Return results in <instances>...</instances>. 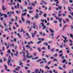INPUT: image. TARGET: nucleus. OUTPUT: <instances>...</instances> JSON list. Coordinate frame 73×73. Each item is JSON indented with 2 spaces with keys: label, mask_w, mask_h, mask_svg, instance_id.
<instances>
[{
  "label": "nucleus",
  "mask_w": 73,
  "mask_h": 73,
  "mask_svg": "<svg viewBox=\"0 0 73 73\" xmlns=\"http://www.w3.org/2000/svg\"><path fill=\"white\" fill-rule=\"evenodd\" d=\"M69 2L70 3H73V0H69Z\"/></svg>",
  "instance_id": "obj_31"
},
{
  "label": "nucleus",
  "mask_w": 73,
  "mask_h": 73,
  "mask_svg": "<svg viewBox=\"0 0 73 73\" xmlns=\"http://www.w3.org/2000/svg\"><path fill=\"white\" fill-rule=\"evenodd\" d=\"M35 25H36V23H33V28H34V29H35L36 28L35 27H36V28L38 29V28L37 27V26H35Z\"/></svg>",
  "instance_id": "obj_6"
},
{
  "label": "nucleus",
  "mask_w": 73,
  "mask_h": 73,
  "mask_svg": "<svg viewBox=\"0 0 73 73\" xmlns=\"http://www.w3.org/2000/svg\"><path fill=\"white\" fill-rule=\"evenodd\" d=\"M65 41L66 42H68V40H63V42H64V43L65 44V43H66V42H65Z\"/></svg>",
  "instance_id": "obj_37"
},
{
  "label": "nucleus",
  "mask_w": 73,
  "mask_h": 73,
  "mask_svg": "<svg viewBox=\"0 0 73 73\" xmlns=\"http://www.w3.org/2000/svg\"><path fill=\"white\" fill-rule=\"evenodd\" d=\"M59 47L60 48H63V46L62 45H60Z\"/></svg>",
  "instance_id": "obj_25"
},
{
  "label": "nucleus",
  "mask_w": 73,
  "mask_h": 73,
  "mask_svg": "<svg viewBox=\"0 0 73 73\" xmlns=\"http://www.w3.org/2000/svg\"><path fill=\"white\" fill-rule=\"evenodd\" d=\"M8 31V29H5V32H6V31Z\"/></svg>",
  "instance_id": "obj_61"
},
{
  "label": "nucleus",
  "mask_w": 73,
  "mask_h": 73,
  "mask_svg": "<svg viewBox=\"0 0 73 73\" xmlns=\"http://www.w3.org/2000/svg\"><path fill=\"white\" fill-rule=\"evenodd\" d=\"M16 54H15L14 55H15V56H18V54H19L18 53V52L17 51H16Z\"/></svg>",
  "instance_id": "obj_14"
},
{
  "label": "nucleus",
  "mask_w": 73,
  "mask_h": 73,
  "mask_svg": "<svg viewBox=\"0 0 73 73\" xmlns=\"http://www.w3.org/2000/svg\"><path fill=\"white\" fill-rule=\"evenodd\" d=\"M65 62L66 64H67V63H68V62L66 61V60H64L62 61V62L63 63H65Z\"/></svg>",
  "instance_id": "obj_8"
},
{
  "label": "nucleus",
  "mask_w": 73,
  "mask_h": 73,
  "mask_svg": "<svg viewBox=\"0 0 73 73\" xmlns=\"http://www.w3.org/2000/svg\"><path fill=\"white\" fill-rule=\"evenodd\" d=\"M44 17H46V14H44V15H43Z\"/></svg>",
  "instance_id": "obj_55"
},
{
  "label": "nucleus",
  "mask_w": 73,
  "mask_h": 73,
  "mask_svg": "<svg viewBox=\"0 0 73 73\" xmlns=\"http://www.w3.org/2000/svg\"><path fill=\"white\" fill-rule=\"evenodd\" d=\"M5 17H7V15L6 14H4Z\"/></svg>",
  "instance_id": "obj_60"
},
{
  "label": "nucleus",
  "mask_w": 73,
  "mask_h": 73,
  "mask_svg": "<svg viewBox=\"0 0 73 73\" xmlns=\"http://www.w3.org/2000/svg\"><path fill=\"white\" fill-rule=\"evenodd\" d=\"M4 50H5V48L4 46H3L2 48V50L3 51H4Z\"/></svg>",
  "instance_id": "obj_40"
},
{
  "label": "nucleus",
  "mask_w": 73,
  "mask_h": 73,
  "mask_svg": "<svg viewBox=\"0 0 73 73\" xmlns=\"http://www.w3.org/2000/svg\"><path fill=\"white\" fill-rule=\"evenodd\" d=\"M21 32H23V33H25V31H24L23 30V29H21Z\"/></svg>",
  "instance_id": "obj_18"
},
{
  "label": "nucleus",
  "mask_w": 73,
  "mask_h": 73,
  "mask_svg": "<svg viewBox=\"0 0 73 73\" xmlns=\"http://www.w3.org/2000/svg\"><path fill=\"white\" fill-rule=\"evenodd\" d=\"M66 26H65L63 28V30L64 31L65 29V28H66Z\"/></svg>",
  "instance_id": "obj_35"
},
{
  "label": "nucleus",
  "mask_w": 73,
  "mask_h": 73,
  "mask_svg": "<svg viewBox=\"0 0 73 73\" xmlns=\"http://www.w3.org/2000/svg\"><path fill=\"white\" fill-rule=\"evenodd\" d=\"M58 68L59 69H60V70H63V69L60 66H58Z\"/></svg>",
  "instance_id": "obj_16"
},
{
  "label": "nucleus",
  "mask_w": 73,
  "mask_h": 73,
  "mask_svg": "<svg viewBox=\"0 0 73 73\" xmlns=\"http://www.w3.org/2000/svg\"><path fill=\"white\" fill-rule=\"evenodd\" d=\"M47 30H48V28H46L45 29V31H46V32H47V33H48V31H47Z\"/></svg>",
  "instance_id": "obj_47"
},
{
  "label": "nucleus",
  "mask_w": 73,
  "mask_h": 73,
  "mask_svg": "<svg viewBox=\"0 0 73 73\" xmlns=\"http://www.w3.org/2000/svg\"><path fill=\"white\" fill-rule=\"evenodd\" d=\"M14 19H11V21H12V22H13L14 21Z\"/></svg>",
  "instance_id": "obj_42"
},
{
  "label": "nucleus",
  "mask_w": 73,
  "mask_h": 73,
  "mask_svg": "<svg viewBox=\"0 0 73 73\" xmlns=\"http://www.w3.org/2000/svg\"><path fill=\"white\" fill-rule=\"evenodd\" d=\"M48 49H50V46H48Z\"/></svg>",
  "instance_id": "obj_62"
},
{
  "label": "nucleus",
  "mask_w": 73,
  "mask_h": 73,
  "mask_svg": "<svg viewBox=\"0 0 73 73\" xmlns=\"http://www.w3.org/2000/svg\"><path fill=\"white\" fill-rule=\"evenodd\" d=\"M41 41H40L39 42H36V43L37 44H39L40 43H41Z\"/></svg>",
  "instance_id": "obj_32"
},
{
  "label": "nucleus",
  "mask_w": 73,
  "mask_h": 73,
  "mask_svg": "<svg viewBox=\"0 0 73 73\" xmlns=\"http://www.w3.org/2000/svg\"><path fill=\"white\" fill-rule=\"evenodd\" d=\"M27 18H29L30 17V16H29V14H27Z\"/></svg>",
  "instance_id": "obj_49"
},
{
  "label": "nucleus",
  "mask_w": 73,
  "mask_h": 73,
  "mask_svg": "<svg viewBox=\"0 0 73 73\" xmlns=\"http://www.w3.org/2000/svg\"><path fill=\"white\" fill-rule=\"evenodd\" d=\"M38 57H35V60H37V59H38Z\"/></svg>",
  "instance_id": "obj_52"
},
{
  "label": "nucleus",
  "mask_w": 73,
  "mask_h": 73,
  "mask_svg": "<svg viewBox=\"0 0 73 73\" xmlns=\"http://www.w3.org/2000/svg\"><path fill=\"white\" fill-rule=\"evenodd\" d=\"M11 13H12L11 12H8L7 13V15H9V17H11L12 16V15H11Z\"/></svg>",
  "instance_id": "obj_9"
},
{
  "label": "nucleus",
  "mask_w": 73,
  "mask_h": 73,
  "mask_svg": "<svg viewBox=\"0 0 73 73\" xmlns=\"http://www.w3.org/2000/svg\"><path fill=\"white\" fill-rule=\"evenodd\" d=\"M10 46H13V48L14 47V44H11L10 45Z\"/></svg>",
  "instance_id": "obj_34"
},
{
  "label": "nucleus",
  "mask_w": 73,
  "mask_h": 73,
  "mask_svg": "<svg viewBox=\"0 0 73 73\" xmlns=\"http://www.w3.org/2000/svg\"><path fill=\"white\" fill-rule=\"evenodd\" d=\"M67 14V12H66V11H64V13L62 14V15L63 16H65L66 15H66V14Z\"/></svg>",
  "instance_id": "obj_11"
},
{
  "label": "nucleus",
  "mask_w": 73,
  "mask_h": 73,
  "mask_svg": "<svg viewBox=\"0 0 73 73\" xmlns=\"http://www.w3.org/2000/svg\"><path fill=\"white\" fill-rule=\"evenodd\" d=\"M35 72L36 73H37V72H38V69H36L35 70Z\"/></svg>",
  "instance_id": "obj_23"
},
{
  "label": "nucleus",
  "mask_w": 73,
  "mask_h": 73,
  "mask_svg": "<svg viewBox=\"0 0 73 73\" xmlns=\"http://www.w3.org/2000/svg\"><path fill=\"white\" fill-rule=\"evenodd\" d=\"M70 37H73V35H72V34H70Z\"/></svg>",
  "instance_id": "obj_58"
},
{
  "label": "nucleus",
  "mask_w": 73,
  "mask_h": 73,
  "mask_svg": "<svg viewBox=\"0 0 73 73\" xmlns=\"http://www.w3.org/2000/svg\"><path fill=\"white\" fill-rule=\"evenodd\" d=\"M53 56H54V57H57V54H55Z\"/></svg>",
  "instance_id": "obj_50"
},
{
  "label": "nucleus",
  "mask_w": 73,
  "mask_h": 73,
  "mask_svg": "<svg viewBox=\"0 0 73 73\" xmlns=\"http://www.w3.org/2000/svg\"><path fill=\"white\" fill-rule=\"evenodd\" d=\"M70 46H72L73 45V43L72 42V40H70Z\"/></svg>",
  "instance_id": "obj_12"
},
{
  "label": "nucleus",
  "mask_w": 73,
  "mask_h": 73,
  "mask_svg": "<svg viewBox=\"0 0 73 73\" xmlns=\"http://www.w3.org/2000/svg\"><path fill=\"white\" fill-rule=\"evenodd\" d=\"M52 40H50L48 42V43H49V44H51V43H52Z\"/></svg>",
  "instance_id": "obj_39"
},
{
  "label": "nucleus",
  "mask_w": 73,
  "mask_h": 73,
  "mask_svg": "<svg viewBox=\"0 0 73 73\" xmlns=\"http://www.w3.org/2000/svg\"><path fill=\"white\" fill-rule=\"evenodd\" d=\"M51 52H54V48H52L51 50Z\"/></svg>",
  "instance_id": "obj_41"
},
{
  "label": "nucleus",
  "mask_w": 73,
  "mask_h": 73,
  "mask_svg": "<svg viewBox=\"0 0 73 73\" xmlns=\"http://www.w3.org/2000/svg\"><path fill=\"white\" fill-rule=\"evenodd\" d=\"M19 6H20V4H19V3H17V6H15V9L19 8Z\"/></svg>",
  "instance_id": "obj_7"
},
{
  "label": "nucleus",
  "mask_w": 73,
  "mask_h": 73,
  "mask_svg": "<svg viewBox=\"0 0 73 73\" xmlns=\"http://www.w3.org/2000/svg\"><path fill=\"white\" fill-rule=\"evenodd\" d=\"M30 42H28V44H29V45H30L31 44H33V42H32V41H30Z\"/></svg>",
  "instance_id": "obj_29"
},
{
  "label": "nucleus",
  "mask_w": 73,
  "mask_h": 73,
  "mask_svg": "<svg viewBox=\"0 0 73 73\" xmlns=\"http://www.w3.org/2000/svg\"><path fill=\"white\" fill-rule=\"evenodd\" d=\"M18 2H19V3H21V0H17Z\"/></svg>",
  "instance_id": "obj_51"
},
{
  "label": "nucleus",
  "mask_w": 73,
  "mask_h": 73,
  "mask_svg": "<svg viewBox=\"0 0 73 73\" xmlns=\"http://www.w3.org/2000/svg\"><path fill=\"white\" fill-rule=\"evenodd\" d=\"M63 55V54H60V55H59V57H62V55Z\"/></svg>",
  "instance_id": "obj_44"
},
{
  "label": "nucleus",
  "mask_w": 73,
  "mask_h": 73,
  "mask_svg": "<svg viewBox=\"0 0 73 73\" xmlns=\"http://www.w3.org/2000/svg\"><path fill=\"white\" fill-rule=\"evenodd\" d=\"M36 15H35V19H38L39 18V17L38 16V14H37V13H36Z\"/></svg>",
  "instance_id": "obj_10"
},
{
  "label": "nucleus",
  "mask_w": 73,
  "mask_h": 73,
  "mask_svg": "<svg viewBox=\"0 0 73 73\" xmlns=\"http://www.w3.org/2000/svg\"><path fill=\"white\" fill-rule=\"evenodd\" d=\"M58 61L56 59H54V61Z\"/></svg>",
  "instance_id": "obj_53"
},
{
  "label": "nucleus",
  "mask_w": 73,
  "mask_h": 73,
  "mask_svg": "<svg viewBox=\"0 0 73 73\" xmlns=\"http://www.w3.org/2000/svg\"><path fill=\"white\" fill-rule=\"evenodd\" d=\"M26 53L27 54L26 56L27 58H31L33 57V56H28V55H29V53H28V51H26Z\"/></svg>",
  "instance_id": "obj_2"
},
{
  "label": "nucleus",
  "mask_w": 73,
  "mask_h": 73,
  "mask_svg": "<svg viewBox=\"0 0 73 73\" xmlns=\"http://www.w3.org/2000/svg\"><path fill=\"white\" fill-rule=\"evenodd\" d=\"M33 54L34 56H36V54H36V53H35Z\"/></svg>",
  "instance_id": "obj_56"
},
{
  "label": "nucleus",
  "mask_w": 73,
  "mask_h": 73,
  "mask_svg": "<svg viewBox=\"0 0 73 73\" xmlns=\"http://www.w3.org/2000/svg\"><path fill=\"white\" fill-rule=\"evenodd\" d=\"M40 24L42 25V27H43V30L45 29V28H46V26L44 25V23H42Z\"/></svg>",
  "instance_id": "obj_3"
},
{
  "label": "nucleus",
  "mask_w": 73,
  "mask_h": 73,
  "mask_svg": "<svg viewBox=\"0 0 73 73\" xmlns=\"http://www.w3.org/2000/svg\"><path fill=\"white\" fill-rule=\"evenodd\" d=\"M63 68H66V65H65V64H64L63 65Z\"/></svg>",
  "instance_id": "obj_26"
},
{
  "label": "nucleus",
  "mask_w": 73,
  "mask_h": 73,
  "mask_svg": "<svg viewBox=\"0 0 73 73\" xmlns=\"http://www.w3.org/2000/svg\"><path fill=\"white\" fill-rule=\"evenodd\" d=\"M68 17L69 18H70L71 19H73V18L72 17H71V16H70V15H68Z\"/></svg>",
  "instance_id": "obj_38"
},
{
  "label": "nucleus",
  "mask_w": 73,
  "mask_h": 73,
  "mask_svg": "<svg viewBox=\"0 0 73 73\" xmlns=\"http://www.w3.org/2000/svg\"><path fill=\"white\" fill-rule=\"evenodd\" d=\"M27 14V13H25L23 14H22V16H25Z\"/></svg>",
  "instance_id": "obj_13"
},
{
  "label": "nucleus",
  "mask_w": 73,
  "mask_h": 73,
  "mask_svg": "<svg viewBox=\"0 0 73 73\" xmlns=\"http://www.w3.org/2000/svg\"><path fill=\"white\" fill-rule=\"evenodd\" d=\"M28 9H31V10L32 9V8L31 7H29L28 8Z\"/></svg>",
  "instance_id": "obj_48"
},
{
  "label": "nucleus",
  "mask_w": 73,
  "mask_h": 73,
  "mask_svg": "<svg viewBox=\"0 0 73 73\" xmlns=\"http://www.w3.org/2000/svg\"><path fill=\"white\" fill-rule=\"evenodd\" d=\"M2 9L3 10H5L6 9V8H4V6L3 5V7H2Z\"/></svg>",
  "instance_id": "obj_30"
},
{
  "label": "nucleus",
  "mask_w": 73,
  "mask_h": 73,
  "mask_svg": "<svg viewBox=\"0 0 73 73\" xmlns=\"http://www.w3.org/2000/svg\"><path fill=\"white\" fill-rule=\"evenodd\" d=\"M26 23L27 24H28H28H29V25H30V22L29 21H26Z\"/></svg>",
  "instance_id": "obj_20"
},
{
  "label": "nucleus",
  "mask_w": 73,
  "mask_h": 73,
  "mask_svg": "<svg viewBox=\"0 0 73 73\" xmlns=\"http://www.w3.org/2000/svg\"><path fill=\"white\" fill-rule=\"evenodd\" d=\"M62 59L64 60V59H65V57L64 56H62L61 57Z\"/></svg>",
  "instance_id": "obj_46"
},
{
  "label": "nucleus",
  "mask_w": 73,
  "mask_h": 73,
  "mask_svg": "<svg viewBox=\"0 0 73 73\" xmlns=\"http://www.w3.org/2000/svg\"><path fill=\"white\" fill-rule=\"evenodd\" d=\"M5 69H6V70H7V66L5 65Z\"/></svg>",
  "instance_id": "obj_54"
},
{
  "label": "nucleus",
  "mask_w": 73,
  "mask_h": 73,
  "mask_svg": "<svg viewBox=\"0 0 73 73\" xmlns=\"http://www.w3.org/2000/svg\"><path fill=\"white\" fill-rule=\"evenodd\" d=\"M16 12H17V14H19V13H20V11H16Z\"/></svg>",
  "instance_id": "obj_24"
},
{
  "label": "nucleus",
  "mask_w": 73,
  "mask_h": 73,
  "mask_svg": "<svg viewBox=\"0 0 73 73\" xmlns=\"http://www.w3.org/2000/svg\"><path fill=\"white\" fill-rule=\"evenodd\" d=\"M60 37V35H58V36H57L56 37V39L57 40L58 38H59Z\"/></svg>",
  "instance_id": "obj_36"
},
{
  "label": "nucleus",
  "mask_w": 73,
  "mask_h": 73,
  "mask_svg": "<svg viewBox=\"0 0 73 73\" xmlns=\"http://www.w3.org/2000/svg\"><path fill=\"white\" fill-rule=\"evenodd\" d=\"M48 73V71L47 70V71H45L44 72V73Z\"/></svg>",
  "instance_id": "obj_64"
},
{
  "label": "nucleus",
  "mask_w": 73,
  "mask_h": 73,
  "mask_svg": "<svg viewBox=\"0 0 73 73\" xmlns=\"http://www.w3.org/2000/svg\"><path fill=\"white\" fill-rule=\"evenodd\" d=\"M58 8L60 9H62V7L61 6H58Z\"/></svg>",
  "instance_id": "obj_22"
},
{
  "label": "nucleus",
  "mask_w": 73,
  "mask_h": 73,
  "mask_svg": "<svg viewBox=\"0 0 73 73\" xmlns=\"http://www.w3.org/2000/svg\"><path fill=\"white\" fill-rule=\"evenodd\" d=\"M37 33V32H36V31H35V33H31V35L32 36V37L33 38L35 37V35H36V34Z\"/></svg>",
  "instance_id": "obj_5"
},
{
  "label": "nucleus",
  "mask_w": 73,
  "mask_h": 73,
  "mask_svg": "<svg viewBox=\"0 0 73 73\" xmlns=\"http://www.w3.org/2000/svg\"><path fill=\"white\" fill-rule=\"evenodd\" d=\"M49 30L50 31V33H52V34H50V36H52V38L53 39H54V31L51 29H49Z\"/></svg>",
  "instance_id": "obj_1"
},
{
  "label": "nucleus",
  "mask_w": 73,
  "mask_h": 73,
  "mask_svg": "<svg viewBox=\"0 0 73 73\" xmlns=\"http://www.w3.org/2000/svg\"><path fill=\"white\" fill-rule=\"evenodd\" d=\"M62 20V19H59V22L60 23H61V20Z\"/></svg>",
  "instance_id": "obj_57"
},
{
  "label": "nucleus",
  "mask_w": 73,
  "mask_h": 73,
  "mask_svg": "<svg viewBox=\"0 0 73 73\" xmlns=\"http://www.w3.org/2000/svg\"><path fill=\"white\" fill-rule=\"evenodd\" d=\"M21 19L22 21H23V22H24V18H23V17H21Z\"/></svg>",
  "instance_id": "obj_33"
},
{
  "label": "nucleus",
  "mask_w": 73,
  "mask_h": 73,
  "mask_svg": "<svg viewBox=\"0 0 73 73\" xmlns=\"http://www.w3.org/2000/svg\"><path fill=\"white\" fill-rule=\"evenodd\" d=\"M11 56H9V58H8V60L7 63L9 65V62H11Z\"/></svg>",
  "instance_id": "obj_4"
},
{
  "label": "nucleus",
  "mask_w": 73,
  "mask_h": 73,
  "mask_svg": "<svg viewBox=\"0 0 73 73\" xmlns=\"http://www.w3.org/2000/svg\"><path fill=\"white\" fill-rule=\"evenodd\" d=\"M27 11V9H25L24 10H22V11L23 12H26Z\"/></svg>",
  "instance_id": "obj_17"
},
{
  "label": "nucleus",
  "mask_w": 73,
  "mask_h": 73,
  "mask_svg": "<svg viewBox=\"0 0 73 73\" xmlns=\"http://www.w3.org/2000/svg\"><path fill=\"white\" fill-rule=\"evenodd\" d=\"M38 50L39 52H41V48H38Z\"/></svg>",
  "instance_id": "obj_27"
},
{
  "label": "nucleus",
  "mask_w": 73,
  "mask_h": 73,
  "mask_svg": "<svg viewBox=\"0 0 73 73\" xmlns=\"http://www.w3.org/2000/svg\"><path fill=\"white\" fill-rule=\"evenodd\" d=\"M58 16L59 17H60V16H61V14H59L58 15Z\"/></svg>",
  "instance_id": "obj_63"
},
{
  "label": "nucleus",
  "mask_w": 73,
  "mask_h": 73,
  "mask_svg": "<svg viewBox=\"0 0 73 73\" xmlns=\"http://www.w3.org/2000/svg\"><path fill=\"white\" fill-rule=\"evenodd\" d=\"M7 53H9V54H11V50H9L7 52Z\"/></svg>",
  "instance_id": "obj_19"
},
{
  "label": "nucleus",
  "mask_w": 73,
  "mask_h": 73,
  "mask_svg": "<svg viewBox=\"0 0 73 73\" xmlns=\"http://www.w3.org/2000/svg\"><path fill=\"white\" fill-rule=\"evenodd\" d=\"M26 46L27 48L28 49V48H30L31 47L29 45H27Z\"/></svg>",
  "instance_id": "obj_28"
},
{
  "label": "nucleus",
  "mask_w": 73,
  "mask_h": 73,
  "mask_svg": "<svg viewBox=\"0 0 73 73\" xmlns=\"http://www.w3.org/2000/svg\"><path fill=\"white\" fill-rule=\"evenodd\" d=\"M26 35L28 38H31V36H29V34H28V33H26Z\"/></svg>",
  "instance_id": "obj_15"
},
{
  "label": "nucleus",
  "mask_w": 73,
  "mask_h": 73,
  "mask_svg": "<svg viewBox=\"0 0 73 73\" xmlns=\"http://www.w3.org/2000/svg\"><path fill=\"white\" fill-rule=\"evenodd\" d=\"M54 23H56V24H57V21L55 20L54 21Z\"/></svg>",
  "instance_id": "obj_43"
},
{
  "label": "nucleus",
  "mask_w": 73,
  "mask_h": 73,
  "mask_svg": "<svg viewBox=\"0 0 73 73\" xmlns=\"http://www.w3.org/2000/svg\"><path fill=\"white\" fill-rule=\"evenodd\" d=\"M68 9L69 11H71V10L70 9V7H68Z\"/></svg>",
  "instance_id": "obj_59"
},
{
  "label": "nucleus",
  "mask_w": 73,
  "mask_h": 73,
  "mask_svg": "<svg viewBox=\"0 0 73 73\" xmlns=\"http://www.w3.org/2000/svg\"><path fill=\"white\" fill-rule=\"evenodd\" d=\"M33 11H29V13H33Z\"/></svg>",
  "instance_id": "obj_45"
},
{
  "label": "nucleus",
  "mask_w": 73,
  "mask_h": 73,
  "mask_svg": "<svg viewBox=\"0 0 73 73\" xmlns=\"http://www.w3.org/2000/svg\"><path fill=\"white\" fill-rule=\"evenodd\" d=\"M43 45H45L46 46H48V44L47 43H43Z\"/></svg>",
  "instance_id": "obj_21"
}]
</instances>
